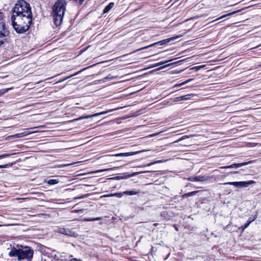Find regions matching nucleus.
Returning <instances> with one entry per match:
<instances>
[{
    "label": "nucleus",
    "instance_id": "nucleus-1",
    "mask_svg": "<svg viewBox=\"0 0 261 261\" xmlns=\"http://www.w3.org/2000/svg\"><path fill=\"white\" fill-rule=\"evenodd\" d=\"M11 21L15 31L22 34L28 31L32 22V12L30 5L20 0L11 10Z\"/></svg>",
    "mask_w": 261,
    "mask_h": 261
},
{
    "label": "nucleus",
    "instance_id": "nucleus-2",
    "mask_svg": "<svg viewBox=\"0 0 261 261\" xmlns=\"http://www.w3.org/2000/svg\"><path fill=\"white\" fill-rule=\"evenodd\" d=\"M66 0H58L53 8L52 16L54 23L57 26L61 25L66 10Z\"/></svg>",
    "mask_w": 261,
    "mask_h": 261
},
{
    "label": "nucleus",
    "instance_id": "nucleus-3",
    "mask_svg": "<svg viewBox=\"0 0 261 261\" xmlns=\"http://www.w3.org/2000/svg\"><path fill=\"white\" fill-rule=\"evenodd\" d=\"M34 251L30 247L25 246L21 248H12L8 252V254L11 257H17L18 259L31 260L33 257Z\"/></svg>",
    "mask_w": 261,
    "mask_h": 261
},
{
    "label": "nucleus",
    "instance_id": "nucleus-4",
    "mask_svg": "<svg viewBox=\"0 0 261 261\" xmlns=\"http://www.w3.org/2000/svg\"><path fill=\"white\" fill-rule=\"evenodd\" d=\"M7 33L4 20V15L3 13L0 12V46L7 41Z\"/></svg>",
    "mask_w": 261,
    "mask_h": 261
},
{
    "label": "nucleus",
    "instance_id": "nucleus-5",
    "mask_svg": "<svg viewBox=\"0 0 261 261\" xmlns=\"http://www.w3.org/2000/svg\"><path fill=\"white\" fill-rule=\"evenodd\" d=\"M55 231L58 233L65 234L71 237L76 238L78 236V234L76 232H75L72 229H70L68 228L58 227L56 229Z\"/></svg>",
    "mask_w": 261,
    "mask_h": 261
},
{
    "label": "nucleus",
    "instance_id": "nucleus-6",
    "mask_svg": "<svg viewBox=\"0 0 261 261\" xmlns=\"http://www.w3.org/2000/svg\"><path fill=\"white\" fill-rule=\"evenodd\" d=\"M111 111H112V110H110L109 111H104V112H100V113H95L94 114L91 115H87V116H86L80 117L79 118H77L74 119L73 120H72L71 121H70V122H73V121H79V120L84 119H88V118H92V117H96V116H99V115H103V114H107L108 112H111Z\"/></svg>",
    "mask_w": 261,
    "mask_h": 261
},
{
    "label": "nucleus",
    "instance_id": "nucleus-7",
    "mask_svg": "<svg viewBox=\"0 0 261 261\" xmlns=\"http://www.w3.org/2000/svg\"><path fill=\"white\" fill-rule=\"evenodd\" d=\"M35 132H32V133H34ZM32 134V133H27L25 132H23L20 133L16 134L13 135L9 136L6 138L7 140L16 139L20 138H22L23 137L27 136V135Z\"/></svg>",
    "mask_w": 261,
    "mask_h": 261
},
{
    "label": "nucleus",
    "instance_id": "nucleus-8",
    "mask_svg": "<svg viewBox=\"0 0 261 261\" xmlns=\"http://www.w3.org/2000/svg\"><path fill=\"white\" fill-rule=\"evenodd\" d=\"M251 162V161H250L248 162H245V163L233 164H232L229 166H222V167H221L220 168V169L234 168H239V167H242L244 165H246Z\"/></svg>",
    "mask_w": 261,
    "mask_h": 261
},
{
    "label": "nucleus",
    "instance_id": "nucleus-9",
    "mask_svg": "<svg viewBox=\"0 0 261 261\" xmlns=\"http://www.w3.org/2000/svg\"><path fill=\"white\" fill-rule=\"evenodd\" d=\"M255 182L254 180H249L245 181H239V188L243 187H247L249 185L254 184Z\"/></svg>",
    "mask_w": 261,
    "mask_h": 261
},
{
    "label": "nucleus",
    "instance_id": "nucleus-10",
    "mask_svg": "<svg viewBox=\"0 0 261 261\" xmlns=\"http://www.w3.org/2000/svg\"><path fill=\"white\" fill-rule=\"evenodd\" d=\"M210 178L208 176H195V181H204L208 180Z\"/></svg>",
    "mask_w": 261,
    "mask_h": 261
},
{
    "label": "nucleus",
    "instance_id": "nucleus-11",
    "mask_svg": "<svg viewBox=\"0 0 261 261\" xmlns=\"http://www.w3.org/2000/svg\"><path fill=\"white\" fill-rule=\"evenodd\" d=\"M170 40H171V39H167L166 40H162L161 41L157 42L148 45V48L153 46H154V45H164L166 43H168L170 41Z\"/></svg>",
    "mask_w": 261,
    "mask_h": 261
},
{
    "label": "nucleus",
    "instance_id": "nucleus-12",
    "mask_svg": "<svg viewBox=\"0 0 261 261\" xmlns=\"http://www.w3.org/2000/svg\"><path fill=\"white\" fill-rule=\"evenodd\" d=\"M114 3L113 2L110 3L103 9V13H107L114 7Z\"/></svg>",
    "mask_w": 261,
    "mask_h": 261
},
{
    "label": "nucleus",
    "instance_id": "nucleus-13",
    "mask_svg": "<svg viewBox=\"0 0 261 261\" xmlns=\"http://www.w3.org/2000/svg\"><path fill=\"white\" fill-rule=\"evenodd\" d=\"M171 61H172V60H171ZM170 61V60L169 61H164V62H159L156 64H154L153 65H148V67H147V69H150V68H152L153 67H156L158 66H159V65H163L165 63H166Z\"/></svg>",
    "mask_w": 261,
    "mask_h": 261
},
{
    "label": "nucleus",
    "instance_id": "nucleus-14",
    "mask_svg": "<svg viewBox=\"0 0 261 261\" xmlns=\"http://www.w3.org/2000/svg\"><path fill=\"white\" fill-rule=\"evenodd\" d=\"M139 193V191H137L135 190L125 191L123 192L124 194L128 195H134L138 194Z\"/></svg>",
    "mask_w": 261,
    "mask_h": 261
},
{
    "label": "nucleus",
    "instance_id": "nucleus-15",
    "mask_svg": "<svg viewBox=\"0 0 261 261\" xmlns=\"http://www.w3.org/2000/svg\"><path fill=\"white\" fill-rule=\"evenodd\" d=\"M195 95L194 94H189L181 96L182 100H188L192 98Z\"/></svg>",
    "mask_w": 261,
    "mask_h": 261
},
{
    "label": "nucleus",
    "instance_id": "nucleus-16",
    "mask_svg": "<svg viewBox=\"0 0 261 261\" xmlns=\"http://www.w3.org/2000/svg\"><path fill=\"white\" fill-rule=\"evenodd\" d=\"M197 192L198 191H193L188 193H186L182 195V197L185 198L187 197L193 196L195 195Z\"/></svg>",
    "mask_w": 261,
    "mask_h": 261
},
{
    "label": "nucleus",
    "instance_id": "nucleus-17",
    "mask_svg": "<svg viewBox=\"0 0 261 261\" xmlns=\"http://www.w3.org/2000/svg\"><path fill=\"white\" fill-rule=\"evenodd\" d=\"M205 65H200V66H194V67H192L191 68H190V70H195V71H198L199 70H200L201 69L205 67Z\"/></svg>",
    "mask_w": 261,
    "mask_h": 261
},
{
    "label": "nucleus",
    "instance_id": "nucleus-18",
    "mask_svg": "<svg viewBox=\"0 0 261 261\" xmlns=\"http://www.w3.org/2000/svg\"><path fill=\"white\" fill-rule=\"evenodd\" d=\"M240 11H241L240 10H239L238 11H234V12L229 13H228L227 14L224 15L222 16L221 17H219V18L217 19L216 20H219V19H220L221 18H225V17H226V16H231V15L235 14L237 12H240Z\"/></svg>",
    "mask_w": 261,
    "mask_h": 261
},
{
    "label": "nucleus",
    "instance_id": "nucleus-19",
    "mask_svg": "<svg viewBox=\"0 0 261 261\" xmlns=\"http://www.w3.org/2000/svg\"><path fill=\"white\" fill-rule=\"evenodd\" d=\"M12 89H13V88L11 87V88H7V89H4L0 90V96L5 94L6 93H7L9 90H11Z\"/></svg>",
    "mask_w": 261,
    "mask_h": 261
},
{
    "label": "nucleus",
    "instance_id": "nucleus-20",
    "mask_svg": "<svg viewBox=\"0 0 261 261\" xmlns=\"http://www.w3.org/2000/svg\"><path fill=\"white\" fill-rule=\"evenodd\" d=\"M59 182V181L58 179H49L48 180L47 183L49 185H53L57 184Z\"/></svg>",
    "mask_w": 261,
    "mask_h": 261
},
{
    "label": "nucleus",
    "instance_id": "nucleus-21",
    "mask_svg": "<svg viewBox=\"0 0 261 261\" xmlns=\"http://www.w3.org/2000/svg\"><path fill=\"white\" fill-rule=\"evenodd\" d=\"M224 185H229L235 186L236 187L239 188V181H234V182H228L226 183H224Z\"/></svg>",
    "mask_w": 261,
    "mask_h": 261
},
{
    "label": "nucleus",
    "instance_id": "nucleus-22",
    "mask_svg": "<svg viewBox=\"0 0 261 261\" xmlns=\"http://www.w3.org/2000/svg\"><path fill=\"white\" fill-rule=\"evenodd\" d=\"M101 219L100 217H96V218H85V220L87 221H93L96 220H99Z\"/></svg>",
    "mask_w": 261,
    "mask_h": 261
},
{
    "label": "nucleus",
    "instance_id": "nucleus-23",
    "mask_svg": "<svg viewBox=\"0 0 261 261\" xmlns=\"http://www.w3.org/2000/svg\"><path fill=\"white\" fill-rule=\"evenodd\" d=\"M130 153H118L114 155L115 156H126L131 155Z\"/></svg>",
    "mask_w": 261,
    "mask_h": 261
},
{
    "label": "nucleus",
    "instance_id": "nucleus-24",
    "mask_svg": "<svg viewBox=\"0 0 261 261\" xmlns=\"http://www.w3.org/2000/svg\"><path fill=\"white\" fill-rule=\"evenodd\" d=\"M192 80H193V79H189V80L185 81L184 82H183V83H181L180 84L175 85V87H179V86H181L184 85H185L186 84L189 83V82H190Z\"/></svg>",
    "mask_w": 261,
    "mask_h": 261
},
{
    "label": "nucleus",
    "instance_id": "nucleus-25",
    "mask_svg": "<svg viewBox=\"0 0 261 261\" xmlns=\"http://www.w3.org/2000/svg\"><path fill=\"white\" fill-rule=\"evenodd\" d=\"M79 163V162H73V163H69V164H62V165H60L59 166V167H67V166H70V165H74V164H77Z\"/></svg>",
    "mask_w": 261,
    "mask_h": 261
},
{
    "label": "nucleus",
    "instance_id": "nucleus-26",
    "mask_svg": "<svg viewBox=\"0 0 261 261\" xmlns=\"http://www.w3.org/2000/svg\"><path fill=\"white\" fill-rule=\"evenodd\" d=\"M116 76H111V75H109L108 76H107L106 77H105V78H103L102 81L103 82H105L107 80H113L114 79H115Z\"/></svg>",
    "mask_w": 261,
    "mask_h": 261
},
{
    "label": "nucleus",
    "instance_id": "nucleus-27",
    "mask_svg": "<svg viewBox=\"0 0 261 261\" xmlns=\"http://www.w3.org/2000/svg\"><path fill=\"white\" fill-rule=\"evenodd\" d=\"M251 222H252V220H248L247 222L245 224H244V225L242 226V228L243 230L245 229V228H246L250 225V224Z\"/></svg>",
    "mask_w": 261,
    "mask_h": 261
},
{
    "label": "nucleus",
    "instance_id": "nucleus-28",
    "mask_svg": "<svg viewBox=\"0 0 261 261\" xmlns=\"http://www.w3.org/2000/svg\"><path fill=\"white\" fill-rule=\"evenodd\" d=\"M189 138V137H188V136H184L181 137L180 139H179L178 140H176V141H175L173 142V143H177V142H180V141L183 140H185V139H187V138Z\"/></svg>",
    "mask_w": 261,
    "mask_h": 261
},
{
    "label": "nucleus",
    "instance_id": "nucleus-29",
    "mask_svg": "<svg viewBox=\"0 0 261 261\" xmlns=\"http://www.w3.org/2000/svg\"><path fill=\"white\" fill-rule=\"evenodd\" d=\"M189 138V137H188V136H184L181 137L180 139H179L178 140H176V141H175L173 142V143H177V142H180V141L183 140H185V139H187V138Z\"/></svg>",
    "mask_w": 261,
    "mask_h": 261
},
{
    "label": "nucleus",
    "instance_id": "nucleus-30",
    "mask_svg": "<svg viewBox=\"0 0 261 261\" xmlns=\"http://www.w3.org/2000/svg\"><path fill=\"white\" fill-rule=\"evenodd\" d=\"M123 194H124L123 192V193H116L113 194V195H114V196H116L118 198H121V197H122V196H123Z\"/></svg>",
    "mask_w": 261,
    "mask_h": 261
},
{
    "label": "nucleus",
    "instance_id": "nucleus-31",
    "mask_svg": "<svg viewBox=\"0 0 261 261\" xmlns=\"http://www.w3.org/2000/svg\"><path fill=\"white\" fill-rule=\"evenodd\" d=\"M181 100H182L181 96H179V97H176L174 98L173 99L172 101L177 102V101H181Z\"/></svg>",
    "mask_w": 261,
    "mask_h": 261
},
{
    "label": "nucleus",
    "instance_id": "nucleus-32",
    "mask_svg": "<svg viewBox=\"0 0 261 261\" xmlns=\"http://www.w3.org/2000/svg\"><path fill=\"white\" fill-rule=\"evenodd\" d=\"M169 65H170V64H168V65H166L163 66H161V67H160L155 69L154 70L158 71V70H160L163 69L164 68H165V67H166L167 66H169Z\"/></svg>",
    "mask_w": 261,
    "mask_h": 261
},
{
    "label": "nucleus",
    "instance_id": "nucleus-33",
    "mask_svg": "<svg viewBox=\"0 0 261 261\" xmlns=\"http://www.w3.org/2000/svg\"><path fill=\"white\" fill-rule=\"evenodd\" d=\"M162 132H158V133H156L154 134H150V135H148V137H152L158 135L160 134L161 133H162Z\"/></svg>",
    "mask_w": 261,
    "mask_h": 261
},
{
    "label": "nucleus",
    "instance_id": "nucleus-34",
    "mask_svg": "<svg viewBox=\"0 0 261 261\" xmlns=\"http://www.w3.org/2000/svg\"><path fill=\"white\" fill-rule=\"evenodd\" d=\"M257 218V214H256L254 216L252 217H250L248 220H252V222L254 221L256 218Z\"/></svg>",
    "mask_w": 261,
    "mask_h": 261
},
{
    "label": "nucleus",
    "instance_id": "nucleus-35",
    "mask_svg": "<svg viewBox=\"0 0 261 261\" xmlns=\"http://www.w3.org/2000/svg\"><path fill=\"white\" fill-rule=\"evenodd\" d=\"M10 155L8 154H4L0 155V159L9 156Z\"/></svg>",
    "mask_w": 261,
    "mask_h": 261
},
{
    "label": "nucleus",
    "instance_id": "nucleus-36",
    "mask_svg": "<svg viewBox=\"0 0 261 261\" xmlns=\"http://www.w3.org/2000/svg\"><path fill=\"white\" fill-rule=\"evenodd\" d=\"M110 170V169H105L99 170L95 171H94V173H97V172H103V171H108V170Z\"/></svg>",
    "mask_w": 261,
    "mask_h": 261
},
{
    "label": "nucleus",
    "instance_id": "nucleus-37",
    "mask_svg": "<svg viewBox=\"0 0 261 261\" xmlns=\"http://www.w3.org/2000/svg\"><path fill=\"white\" fill-rule=\"evenodd\" d=\"M161 162H163V161H161V160H159V161H156L153 163H148V166H151V165L154 164V163H161Z\"/></svg>",
    "mask_w": 261,
    "mask_h": 261
},
{
    "label": "nucleus",
    "instance_id": "nucleus-38",
    "mask_svg": "<svg viewBox=\"0 0 261 261\" xmlns=\"http://www.w3.org/2000/svg\"><path fill=\"white\" fill-rule=\"evenodd\" d=\"M113 194H106L102 196V197H113L114 195H113Z\"/></svg>",
    "mask_w": 261,
    "mask_h": 261
},
{
    "label": "nucleus",
    "instance_id": "nucleus-39",
    "mask_svg": "<svg viewBox=\"0 0 261 261\" xmlns=\"http://www.w3.org/2000/svg\"><path fill=\"white\" fill-rule=\"evenodd\" d=\"M10 165L9 164H5V165H0V168H7L8 167H9Z\"/></svg>",
    "mask_w": 261,
    "mask_h": 261
},
{
    "label": "nucleus",
    "instance_id": "nucleus-40",
    "mask_svg": "<svg viewBox=\"0 0 261 261\" xmlns=\"http://www.w3.org/2000/svg\"><path fill=\"white\" fill-rule=\"evenodd\" d=\"M188 180L191 181H195V176H192L188 178Z\"/></svg>",
    "mask_w": 261,
    "mask_h": 261
},
{
    "label": "nucleus",
    "instance_id": "nucleus-41",
    "mask_svg": "<svg viewBox=\"0 0 261 261\" xmlns=\"http://www.w3.org/2000/svg\"><path fill=\"white\" fill-rule=\"evenodd\" d=\"M87 196V195H83L79 197H77V198H75V199H82V198H86V197Z\"/></svg>",
    "mask_w": 261,
    "mask_h": 261
},
{
    "label": "nucleus",
    "instance_id": "nucleus-42",
    "mask_svg": "<svg viewBox=\"0 0 261 261\" xmlns=\"http://www.w3.org/2000/svg\"><path fill=\"white\" fill-rule=\"evenodd\" d=\"M68 261H83L81 259H78L77 258H72L70 260H69Z\"/></svg>",
    "mask_w": 261,
    "mask_h": 261
},
{
    "label": "nucleus",
    "instance_id": "nucleus-43",
    "mask_svg": "<svg viewBox=\"0 0 261 261\" xmlns=\"http://www.w3.org/2000/svg\"><path fill=\"white\" fill-rule=\"evenodd\" d=\"M72 76H73V75H70V76H68V77H66L65 80L67 79H68V78H69V77H72Z\"/></svg>",
    "mask_w": 261,
    "mask_h": 261
},
{
    "label": "nucleus",
    "instance_id": "nucleus-44",
    "mask_svg": "<svg viewBox=\"0 0 261 261\" xmlns=\"http://www.w3.org/2000/svg\"><path fill=\"white\" fill-rule=\"evenodd\" d=\"M260 45H261V44L258 45L257 46H256L255 48L258 47L260 46Z\"/></svg>",
    "mask_w": 261,
    "mask_h": 261
},
{
    "label": "nucleus",
    "instance_id": "nucleus-45",
    "mask_svg": "<svg viewBox=\"0 0 261 261\" xmlns=\"http://www.w3.org/2000/svg\"><path fill=\"white\" fill-rule=\"evenodd\" d=\"M43 126H38V127H42Z\"/></svg>",
    "mask_w": 261,
    "mask_h": 261
},
{
    "label": "nucleus",
    "instance_id": "nucleus-46",
    "mask_svg": "<svg viewBox=\"0 0 261 261\" xmlns=\"http://www.w3.org/2000/svg\"><path fill=\"white\" fill-rule=\"evenodd\" d=\"M151 56H148V58H149V57H151Z\"/></svg>",
    "mask_w": 261,
    "mask_h": 261
}]
</instances>
